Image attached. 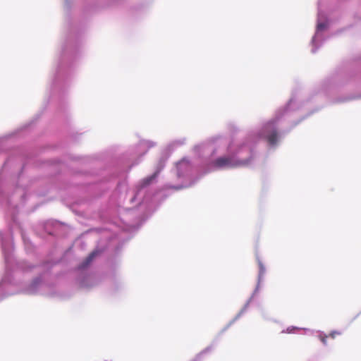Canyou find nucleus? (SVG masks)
<instances>
[{
  "label": "nucleus",
  "instance_id": "20e7f679",
  "mask_svg": "<svg viewBox=\"0 0 361 361\" xmlns=\"http://www.w3.org/2000/svg\"><path fill=\"white\" fill-rule=\"evenodd\" d=\"M99 253V252L98 250L93 251L78 267L79 272L78 281L80 286L82 288H92L98 285L101 281V276L99 274L94 272H90L88 269L93 259L98 255Z\"/></svg>",
  "mask_w": 361,
  "mask_h": 361
},
{
  "label": "nucleus",
  "instance_id": "f3484780",
  "mask_svg": "<svg viewBox=\"0 0 361 361\" xmlns=\"http://www.w3.org/2000/svg\"><path fill=\"white\" fill-rule=\"evenodd\" d=\"M303 330L305 331V334H309V333L312 334L314 332L312 330L309 329H303Z\"/></svg>",
  "mask_w": 361,
  "mask_h": 361
},
{
  "label": "nucleus",
  "instance_id": "9d476101",
  "mask_svg": "<svg viewBox=\"0 0 361 361\" xmlns=\"http://www.w3.org/2000/svg\"><path fill=\"white\" fill-rule=\"evenodd\" d=\"M187 141H188V140L185 137H178L174 140H172L167 144V145L166 146L165 150L168 153H172L177 149L186 145Z\"/></svg>",
  "mask_w": 361,
  "mask_h": 361
},
{
  "label": "nucleus",
  "instance_id": "ddd939ff",
  "mask_svg": "<svg viewBox=\"0 0 361 361\" xmlns=\"http://www.w3.org/2000/svg\"><path fill=\"white\" fill-rule=\"evenodd\" d=\"M317 334H318V337L320 338L321 341L322 342V343L324 345H326L327 344V341H326V335L322 332V331H317L316 332Z\"/></svg>",
  "mask_w": 361,
  "mask_h": 361
},
{
  "label": "nucleus",
  "instance_id": "a211bd4d",
  "mask_svg": "<svg viewBox=\"0 0 361 361\" xmlns=\"http://www.w3.org/2000/svg\"><path fill=\"white\" fill-rule=\"evenodd\" d=\"M208 350H209V348L205 349L204 351H202V352L199 355V356H200L202 354L205 353H206V352H207Z\"/></svg>",
  "mask_w": 361,
  "mask_h": 361
},
{
  "label": "nucleus",
  "instance_id": "39448f33",
  "mask_svg": "<svg viewBox=\"0 0 361 361\" xmlns=\"http://www.w3.org/2000/svg\"><path fill=\"white\" fill-rule=\"evenodd\" d=\"M329 26V20L326 13L319 8L316 31L311 41L312 53H315L327 39L326 34Z\"/></svg>",
  "mask_w": 361,
  "mask_h": 361
},
{
  "label": "nucleus",
  "instance_id": "f03ea898",
  "mask_svg": "<svg viewBox=\"0 0 361 361\" xmlns=\"http://www.w3.org/2000/svg\"><path fill=\"white\" fill-rule=\"evenodd\" d=\"M80 49L79 37L75 28H70L63 39L59 52L56 67L51 79V88H63L71 75V64Z\"/></svg>",
  "mask_w": 361,
  "mask_h": 361
},
{
  "label": "nucleus",
  "instance_id": "7ed1b4c3",
  "mask_svg": "<svg viewBox=\"0 0 361 361\" xmlns=\"http://www.w3.org/2000/svg\"><path fill=\"white\" fill-rule=\"evenodd\" d=\"M167 157H161L155 166V171L153 174L144 178L130 193V202L141 204L147 203L153 196L151 190V185L154 183L157 179L158 175L166 166Z\"/></svg>",
  "mask_w": 361,
  "mask_h": 361
},
{
  "label": "nucleus",
  "instance_id": "0eeeda50",
  "mask_svg": "<svg viewBox=\"0 0 361 361\" xmlns=\"http://www.w3.org/2000/svg\"><path fill=\"white\" fill-rule=\"evenodd\" d=\"M258 265H259V274H258L257 286L254 293H252V296L250 297V298L247 300V302L244 305V307L242 308V310L240 311V312L235 316V317L230 323V325L231 324H233L235 321L238 319L242 316V314H243L246 312V310H247V307H248V306L250 305V302L252 301V300L253 299L255 295L259 290V284L262 282V281L263 280V276L265 274L266 269H265V267L264 266V264H262V262L259 259H258Z\"/></svg>",
  "mask_w": 361,
  "mask_h": 361
},
{
  "label": "nucleus",
  "instance_id": "f8f14e48",
  "mask_svg": "<svg viewBox=\"0 0 361 361\" xmlns=\"http://www.w3.org/2000/svg\"><path fill=\"white\" fill-rule=\"evenodd\" d=\"M18 267L20 269L23 271H28L32 268H35V266L31 265L30 264L26 262H21L18 264Z\"/></svg>",
  "mask_w": 361,
  "mask_h": 361
},
{
  "label": "nucleus",
  "instance_id": "dca6fc26",
  "mask_svg": "<svg viewBox=\"0 0 361 361\" xmlns=\"http://www.w3.org/2000/svg\"><path fill=\"white\" fill-rule=\"evenodd\" d=\"M339 334H341V333H340V332L336 331H332V332L330 334V335H329V336H330L332 338H335V336H336V335H339Z\"/></svg>",
  "mask_w": 361,
  "mask_h": 361
},
{
  "label": "nucleus",
  "instance_id": "423d86ee",
  "mask_svg": "<svg viewBox=\"0 0 361 361\" xmlns=\"http://www.w3.org/2000/svg\"><path fill=\"white\" fill-rule=\"evenodd\" d=\"M157 145V142L150 140H140L139 142L130 147L128 150V154L135 159L133 165L139 164L147 152Z\"/></svg>",
  "mask_w": 361,
  "mask_h": 361
},
{
  "label": "nucleus",
  "instance_id": "f257e3e1",
  "mask_svg": "<svg viewBox=\"0 0 361 361\" xmlns=\"http://www.w3.org/2000/svg\"><path fill=\"white\" fill-rule=\"evenodd\" d=\"M298 108V100L292 97L285 106L275 111L272 118L262 121L257 127L228 143L225 137L219 135L195 145V157H183L175 164V173L180 183L169 187L176 190L188 188L203 173L254 165L258 158L257 146L260 140H265L269 147H276L282 137L279 129L280 124Z\"/></svg>",
  "mask_w": 361,
  "mask_h": 361
},
{
  "label": "nucleus",
  "instance_id": "4468645a",
  "mask_svg": "<svg viewBox=\"0 0 361 361\" xmlns=\"http://www.w3.org/2000/svg\"><path fill=\"white\" fill-rule=\"evenodd\" d=\"M355 98V96H349V97H344V98H339L337 100H336L335 102H348V101L354 99Z\"/></svg>",
  "mask_w": 361,
  "mask_h": 361
},
{
  "label": "nucleus",
  "instance_id": "1a4fd4ad",
  "mask_svg": "<svg viewBox=\"0 0 361 361\" xmlns=\"http://www.w3.org/2000/svg\"><path fill=\"white\" fill-rule=\"evenodd\" d=\"M44 286V281L42 276L35 278L25 289V292L28 294H36L40 292L41 288Z\"/></svg>",
  "mask_w": 361,
  "mask_h": 361
},
{
  "label": "nucleus",
  "instance_id": "6e6552de",
  "mask_svg": "<svg viewBox=\"0 0 361 361\" xmlns=\"http://www.w3.org/2000/svg\"><path fill=\"white\" fill-rule=\"evenodd\" d=\"M0 240L1 243L2 250L4 255L6 271H9L11 269L10 264L11 263L12 261L11 247L9 245H7L5 238L1 232Z\"/></svg>",
  "mask_w": 361,
  "mask_h": 361
},
{
  "label": "nucleus",
  "instance_id": "2eb2a0df",
  "mask_svg": "<svg viewBox=\"0 0 361 361\" xmlns=\"http://www.w3.org/2000/svg\"><path fill=\"white\" fill-rule=\"evenodd\" d=\"M298 329L295 326H289L286 329V330H283L282 333H287V334H294L295 330Z\"/></svg>",
  "mask_w": 361,
  "mask_h": 361
},
{
  "label": "nucleus",
  "instance_id": "9b49d317",
  "mask_svg": "<svg viewBox=\"0 0 361 361\" xmlns=\"http://www.w3.org/2000/svg\"><path fill=\"white\" fill-rule=\"evenodd\" d=\"M338 85V82L334 80H331L324 82L321 86V90L324 93H328L331 90L334 89Z\"/></svg>",
  "mask_w": 361,
  "mask_h": 361
}]
</instances>
